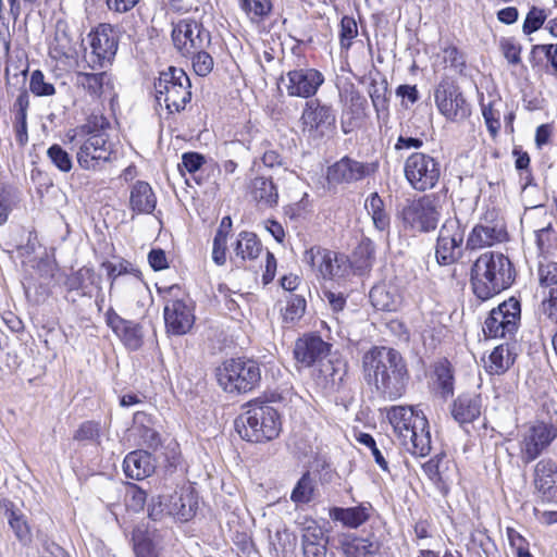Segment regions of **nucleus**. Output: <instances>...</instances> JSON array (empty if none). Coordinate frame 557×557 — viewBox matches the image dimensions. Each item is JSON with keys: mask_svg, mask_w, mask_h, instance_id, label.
I'll return each instance as SVG.
<instances>
[{"mask_svg": "<svg viewBox=\"0 0 557 557\" xmlns=\"http://www.w3.org/2000/svg\"><path fill=\"white\" fill-rule=\"evenodd\" d=\"M364 379L384 398L395 400L403 396L409 380L403 356L393 348L373 347L362 357Z\"/></svg>", "mask_w": 557, "mask_h": 557, "instance_id": "nucleus-1", "label": "nucleus"}, {"mask_svg": "<svg viewBox=\"0 0 557 557\" xmlns=\"http://www.w3.org/2000/svg\"><path fill=\"white\" fill-rule=\"evenodd\" d=\"M516 271L510 259L502 252L486 251L471 269L473 293L482 300L492 298L511 286Z\"/></svg>", "mask_w": 557, "mask_h": 557, "instance_id": "nucleus-2", "label": "nucleus"}, {"mask_svg": "<svg viewBox=\"0 0 557 557\" xmlns=\"http://www.w3.org/2000/svg\"><path fill=\"white\" fill-rule=\"evenodd\" d=\"M110 123L103 115H91L71 138L76 148L78 165L87 171H97L110 160L112 149L107 129Z\"/></svg>", "mask_w": 557, "mask_h": 557, "instance_id": "nucleus-3", "label": "nucleus"}, {"mask_svg": "<svg viewBox=\"0 0 557 557\" xmlns=\"http://www.w3.org/2000/svg\"><path fill=\"white\" fill-rule=\"evenodd\" d=\"M387 418L400 445L411 455L424 457L431 451L429 421L421 410L411 406H393Z\"/></svg>", "mask_w": 557, "mask_h": 557, "instance_id": "nucleus-4", "label": "nucleus"}, {"mask_svg": "<svg viewBox=\"0 0 557 557\" xmlns=\"http://www.w3.org/2000/svg\"><path fill=\"white\" fill-rule=\"evenodd\" d=\"M240 437L251 443H265L276 438L281 432L280 416L265 403L250 404L235 421Z\"/></svg>", "mask_w": 557, "mask_h": 557, "instance_id": "nucleus-5", "label": "nucleus"}, {"mask_svg": "<svg viewBox=\"0 0 557 557\" xmlns=\"http://www.w3.org/2000/svg\"><path fill=\"white\" fill-rule=\"evenodd\" d=\"M190 79L182 69L170 66L154 83V98L169 113H178L191 100Z\"/></svg>", "mask_w": 557, "mask_h": 557, "instance_id": "nucleus-6", "label": "nucleus"}, {"mask_svg": "<svg viewBox=\"0 0 557 557\" xmlns=\"http://www.w3.org/2000/svg\"><path fill=\"white\" fill-rule=\"evenodd\" d=\"M219 385L232 394L248 393L256 388L261 380V370L257 361L236 358L224 361L216 368Z\"/></svg>", "mask_w": 557, "mask_h": 557, "instance_id": "nucleus-7", "label": "nucleus"}, {"mask_svg": "<svg viewBox=\"0 0 557 557\" xmlns=\"http://www.w3.org/2000/svg\"><path fill=\"white\" fill-rule=\"evenodd\" d=\"M465 226L457 216L445 220L440 228L435 257L441 265H449L457 262L463 255Z\"/></svg>", "mask_w": 557, "mask_h": 557, "instance_id": "nucleus-8", "label": "nucleus"}, {"mask_svg": "<svg viewBox=\"0 0 557 557\" xmlns=\"http://www.w3.org/2000/svg\"><path fill=\"white\" fill-rule=\"evenodd\" d=\"M400 219L405 230L429 233L437 226L440 212L430 196L408 201L401 209Z\"/></svg>", "mask_w": 557, "mask_h": 557, "instance_id": "nucleus-9", "label": "nucleus"}, {"mask_svg": "<svg viewBox=\"0 0 557 557\" xmlns=\"http://www.w3.org/2000/svg\"><path fill=\"white\" fill-rule=\"evenodd\" d=\"M434 100L437 110L447 121L462 122L471 114V106L460 87L448 79H444L437 85Z\"/></svg>", "mask_w": 557, "mask_h": 557, "instance_id": "nucleus-10", "label": "nucleus"}, {"mask_svg": "<svg viewBox=\"0 0 557 557\" xmlns=\"http://www.w3.org/2000/svg\"><path fill=\"white\" fill-rule=\"evenodd\" d=\"M404 172L410 186L418 191L432 189L441 174L440 163L422 152H414L406 159Z\"/></svg>", "mask_w": 557, "mask_h": 557, "instance_id": "nucleus-11", "label": "nucleus"}, {"mask_svg": "<svg viewBox=\"0 0 557 557\" xmlns=\"http://www.w3.org/2000/svg\"><path fill=\"white\" fill-rule=\"evenodd\" d=\"M171 36L175 49L183 57H189L199 49H207L211 44L210 32L194 18H182L173 24Z\"/></svg>", "mask_w": 557, "mask_h": 557, "instance_id": "nucleus-12", "label": "nucleus"}, {"mask_svg": "<svg viewBox=\"0 0 557 557\" xmlns=\"http://www.w3.org/2000/svg\"><path fill=\"white\" fill-rule=\"evenodd\" d=\"M520 314V302L515 298H509L491 310L484 321V334L491 338L512 336L518 330Z\"/></svg>", "mask_w": 557, "mask_h": 557, "instance_id": "nucleus-13", "label": "nucleus"}, {"mask_svg": "<svg viewBox=\"0 0 557 557\" xmlns=\"http://www.w3.org/2000/svg\"><path fill=\"white\" fill-rule=\"evenodd\" d=\"M300 122L302 132L312 139H320L330 134L336 122L335 111L320 100H309L302 110Z\"/></svg>", "mask_w": 557, "mask_h": 557, "instance_id": "nucleus-14", "label": "nucleus"}, {"mask_svg": "<svg viewBox=\"0 0 557 557\" xmlns=\"http://www.w3.org/2000/svg\"><path fill=\"white\" fill-rule=\"evenodd\" d=\"M91 52L89 62L91 67H104L111 64L119 47L117 30L110 24H99L88 35Z\"/></svg>", "mask_w": 557, "mask_h": 557, "instance_id": "nucleus-15", "label": "nucleus"}, {"mask_svg": "<svg viewBox=\"0 0 557 557\" xmlns=\"http://www.w3.org/2000/svg\"><path fill=\"white\" fill-rule=\"evenodd\" d=\"M557 437V428L545 422L530 426L520 441V459L528 465L534 461Z\"/></svg>", "mask_w": 557, "mask_h": 557, "instance_id": "nucleus-16", "label": "nucleus"}, {"mask_svg": "<svg viewBox=\"0 0 557 557\" xmlns=\"http://www.w3.org/2000/svg\"><path fill=\"white\" fill-rule=\"evenodd\" d=\"M281 83L285 86L289 97L311 98L324 83L323 74L312 67L290 70L282 75Z\"/></svg>", "mask_w": 557, "mask_h": 557, "instance_id": "nucleus-17", "label": "nucleus"}, {"mask_svg": "<svg viewBox=\"0 0 557 557\" xmlns=\"http://www.w3.org/2000/svg\"><path fill=\"white\" fill-rule=\"evenodd\" d=\"M164 322L169 333L184 335L194 325L195 314L189 297L168 299L164 306Z\"/></svg>", "mask_w": 557, "mask_h": 557, "instance_id": "nucleus-18", "label": "nucleus"}, {"mask_svg": "<svg viewBox=\"0 0 557 557\" xmlns=\"http://www.w3.org/2000/svg\"><path fill=\"white\" fill-rule=\"evenodd\" d=\"M373 172L370 164L343 157L326 171L327 182L332 185L352 184L361 181Z\"/></svg>", "mask_w": 557, "mask_h": 557, "instance_id": "nucleus-19", "label": "nucleus"}, {"mask_svg": "<svg viewBox=\"0 0 557 557\" xmlns=\"http://www.w3.org/2000/svg\"><path fill=\"white\" fill-rule=\"evenodd\" d=\"M508 233L500 222H486L476 224L468 235L466 248L469 250H478L491 247L495 244L506 242Z\"/></svg>", "mask_w": 557, "mask_h": 557, "instance_id": "nucleus-20", "label": "nucleus"}, {"mask_svg": "<svg viewBox=\"0 0 557 557\" xmlns=\"http://www.w3.org/2000/svg\"><path fill=\"white\" fill-rule=\"evenodd\" d=\"M329 539L318 521L306 518L301 523L302 557H326Z\"/></svg>", "mask_w": 557, "mask_h": 557, "instance_id": "nucleus-21", "label": "nucleus"}, {"mask_svg": "<svg viewBox=\"0 0 557 557\" xmlns=\"http://www.w3.org/2000/svg\"><path fill=\"white\" fill-rule=\"evenodd\" d=\"M329 351L330 345L313 334L298 338L294 347L295 359L305 367H311L322 360Z\"/></svg>", "mask_w": 557, "mask_h": 557, "instance_id": "nucleus-22", "label": "nucleus"}, {"mask_svg": "<svg viewBox=\"0 0 557 557\" xmlns=\"http://www.w3.org/2000/svg\"><path fill=\"white\" fill-rule=\"evenodd\" d=\"M106 321L127 348L136 350L141 346L143 332L138 323L123 319L112 308L108 310Z\"/></svg>", "mask_w": 557, "mask_h": 557, "instance_id": "nucleus-23", "label": "nucleus"}, {"mask_svg": "<svg viewBox=\"0 0 557 557\" xmlns=\"http://www.w3.org/2000/svg\"><path fill=\"white\" fill-rule=\"evenodd\" d=\"M197 508V496L190 487L181 488L169 495V516L178 521L185 522L190 520L195 516Z\"/></svg>", "mask_w": 557, "mask_h": 557, "instance_id": "nucleus-24", "label": "nucleus"}, {"mask_svg": "<svg viewBox=\"0 0 557 557\" xmlns=\"http://www.w3.org/2000/svg\"><path fill=\"white\" fill-rule=\"evenodd\" d=\"M534 485L543 498L553 500L557 497V465L553 460L542 459L536 463Z\"/></svg>", "mask_w": 557, "mask_h": 557, "instance_id": "nucleus-25", "label": "nucleus"}, {"mask_svg": "<svg viewBox=\"0 0 557 557\" xmlns=\"http://www.w3.org/2000/svg\"><path fill=\"white\" fill-rule=\"evenodd\" d=\"M76 84L94 98L113 96L114 83L112 75L108 72H79L76 75Z\"/></svg>", "mask_w": 557, "mask_h": 557, "instance_id": "nucleus-26", "label": "nucleus"}, {"mask_svg": "<svg viewBox=\"0 0 557 557\" xmlns=\"http://www.w3.org/2000/svg\"><path fill=\"white\" fill-rule=\"evenodd\" d=\"M341 548L345 557H374L381 549V543L374 534L366 537L351 534L341 541Z\"/></svg>", "mask_w": 557, "mask_h": 557, "instance_id": "nucleus-27", "label": "nucleus"}, {"mask_svg": "<svg viewBox=\"0 0 557 557\" xmlns=\"http://www.w3.org/2000/svg\"><path fill=\"white\" fill-rule=\"evenodd\" d=\"M482 398L476 394H462L454 401L451 414L459 424L471 423L481 414Z\"/></svg>", "mask_w": 557, "mask_h": 557, "instance_id": "nucleus-28", "label": "nucleus"}, {"mask_svg": "<svg viewBox=\"0 0 557 557\" xmlns=\"http://www.w3.org/2000/svg\"><path fill=\"white\" fill-rule=\"evenodd\" d=\"M124 473L134 480H144L154 471V463L149 453L135 450L126 455L123 461Z\"/></svg>", "mask_w": 557, "mask_h": 557, "instance_id": "nucleus-29", "label": "nucleus"}, {"mask_svg": "<svg viewBox=\"0 0 557 557\" xmlns=\"http://www.w3.org/2000/svg\"><path fill=\"white\" fill-rule=\"evenodd\" d=\"M249 191L260 208H273L278 202V191L271 177L256 176L250 181Z\"/></svg>", "mask_w": 557, "mask_h": 557, "instance_id": "nucleus-30", "label": "nucleus"}, {"mask_svg": "<svg viewBox=\"0 0 557 557\" xmlns=\"http://www.w3.org/2000/svg\"><path fill=\"white\" fill-rule=\"evenodd\" d=\"M371 509L370 504H360L347 508L333 507L330 509V518L333 521L341 522L346 528L357 529L369 520Z\"/></svg>", "mask_w": 557, "mask_h": 557, "instance_id": "nucleus-31", "label": "nucleus"}, {"mask_svg": "<svg viewBox=\"0 0 557 557\" xmlns=\"http://www.w3.org/2000/svg\"><path fill=\"white\" fill-rule=\"evenodd\" d=\"M157 205L156 195L151 186L143 181H137L131 189L129 206L136 213H151Z\"/></svg>", "mask_w": 557, "mask_h": 557, "instance_id": "nucleus-32", "label": "nucleus"}, {"mask_svg": "<svg viewBox=\"0 0 557 557\" xmlns=\"http://www.w3.org/2000/svg\"><path fill=\"white\" fill-rule=\"evenodd\" d=\"M533 69H544L546 73L557 76V44L534 45L530 52Z\"/></svg>", "mask_w": 557, "mask_h": 557, "instance_id": "nucleus-33", "label": "nucleus"}, {"mask_svg": "<svg viewBox=\"0 0 557 557\" xmlns=\"http://www.w3.org/2000/svg\"><path fill=\"white\" fill-rule=\"evenodd\" d=\"M369 297L372 306L381 311H396L401 304V297L396 287L386 284L373 286Z\"/></svg>", "mask_w": 557, "mask_h": 557, "instance_id": "nucleus-34", "label": "nucleus"}, {"mask_svg": "<svg viewBox=\"0 0 557 557\" xmlns=\"http://www.w3.org/2000/svg\"><path fill=\"white\" fill-rule=\"evenodd\" d=\"M102 268H104L108 272V277L110 278V290L114 287L115 284L119 283L120 276L124 274H131L133 277L129 283L135 287L141 286L140 272L134 268V265L126 261L121 260L119 263H112L109 261L103 262Z\"/></svg>", "mask_w": 557, "mask_h": 557, "instance_id": "nucleus-35", "label": "nucleus"}, {"mask_svg": "<svg viewBox=\"0 0 557 557\" xmlns=\"http://www.w3.org/2000/svg\"><path fill=\"white\" fill-rule=\"evenodd\" d=\"M262 250L261 243L257 235L250 232H240L235 244V255L242 260H255Z\"/></svg>", "mask_w": 557, "mask_h": 557, "instance_id": "nucleus-36", "label": "nucleus"}, {"mask_svg": "<svg viewBox=\"0 0 557 557\" xmlns=\"http://www.w3.org/2000/svg\"><path fill=\"white\" fill-rule=\"evenodd\" d=\"M364 208L371 215L376 230L385 231L389 227V214L386 212L384 201L377 193H372L366 199Z\"/></svg>", "mask_w": 557, "mask_h": 557, "instance_id": "nucleus-37", "label": "nucleus"}, {"mask_svg": "<svg viewBox=\"0 0 557 557\" xmlns=\"http://www.w3.org/2000/svg\"><path fill=\"white\" fill-rule=\"evenodd\" d=\"M240 9L252 24L264 22L273 10L272 0H239Z\"/></svg>", "mask_w": 557, "mask_h": 557, "instance_id": "nucleus-38", "label": "nucleus"}, {"mask_svg": "<svg viewBox=\"0 0 557 557\" xmlns=\"http://www.w3.org/2000/svg\"><path fill=\"white\" fill-rule=\"evenodd\" d=\"M348 269L347 259L345 256L330 250L326 261L322 267L319 275L323 278H333L343 276Z\"/></svg>", "mask_w": 557, "mask_h": 557, "instance_id": "nucleus-39", "label": "nucleus"}, {"mask_svg": "<svg viewBox=\"0 0 557 557\" xmlns=\"http://www.w3.org/2000/svg\"><path fill=\"white\" fill-rule=\"evenodd\" d=\"M513 360L508 346L499 345L491 352L487 368L491 373L500 374L509 369Z\"/></svg>", "mask_w": 557, "mask_h": 557, "instance_id": "nucleus-40", "label": "nucleus"}, {"mask_svg": "<svg viewBox=\"0 0 557 557\" xmlns=\"http://www.w3.org/2000/svg\"><path fill=\"white\" fill-rule=\"evenodd\" d=\"M49 50L50 55L55 60L70 58L75 52L73 41L64 30H57Z\"/></svg>", "mask_w": 557, "mask_h": 557, "instance_id": "nucleus-41", "label": "nucleus"}, {"mask_svg": "<svg viewBox=\"0 0 557 557\" xmlns=\"http://www.w3.org/2000/svg\"><path fill=\"white\" fill-rule=\"evenodd\" d=\"M314 481L311 478L309 472L302 474V476L298 480L294 490L290 494V499L295 504H307L311 502L314 493Z\"/></svg>", "mask_w": 557, "mask_h": 557, "instance_id": "nucleus-42", "label": "nucleus"}, {"mask_svg": "<svg viewBox=\"0 0 557 557\" xmlns=\"http://www.w3.org/2000/svg\"><path fill=\"white\" fill-rule=\"evenodd\" d=\"M8 522L20 542L27 544L32 540L30 528L22 513L7 510Z\"/></svg>", "mask_w": 557, "mask_h": 557, "instance_id": "nucleus-43", "label": "nucleus"}, {"mask_svg": "<svg viewBox=\"0 0 557 557\" xmlns=\"http://www.w3.org/2000/svg\"><path fill=\"white\" fill-rule=\"evenodd\" d=\"M535 242L542 253H550L557 250V232L550 223L535 231Z\"/></svg>", "mask_w": 557, "mask_h": 557, "instance_id": "nucleus-44", "label": "nucleus"}, {"mask_svg": "<svg viewBox=\"0 0 557 557\" xmlns=\"http://www.w3.org/2000/svg\"><path fill=\"white\" fill-rule=\"evenodd\" d=\"M29 90L37 97H49L55 94L54 85L46 79L40 70H35L29 79Z\"/></svg>", "mask_w": 557, "mask_h": 557, "instance_id": "nucleus-45", "label": "nucleus"}, {"mask_svg": "<svg viewBox=\"0 0 557 557\" xmlns=\"http://www.w3.org/2000/svg\"><path fill=\"white\" fill-rule=\"evenodd\" d=\"M306 311V299L298 295H289L287 305L282 313L286 323H294L301 319Z\"/></svg>", "mask_w": 557, "mask_h": 557, "instance_id": "nucleus-46", "label": "nucleus"}, {"mask_svg": "<svg viewBox=\"0 0 557 557\" xmlns=\"http://www.w3.org/2000/svg\"><path fill=\"white\" fill-rule=\"evenodd\" d=\"M443 61L456 73L462 75L467 69L465 54L456 46H447L441 52Z\"/></svg>", "mask_w": 557, "mask_h": 557, "instance_id": "nucleus-47", "label": "nucleus"}, {"mask_svg": "<svg viewBox=\"0 0 557 557\" xmlns=\"http://www.w3.org/2000/svg\"><path fill=\"white\" fill-rule=\"evenodd\" d=\"M387 82L383 79L381 83L372 81L369 87V96L372 104L380 117L381 112L387 111Z\"/></svg>", "mask_w": 557, "mask_h": 557, "instance_id": "nucleus-48", "label": "nucleus"}, {"mask_svg": "<svg viewBox=\"0 0 557 557\" xmlns=\"http://www.w3.org/2000/svg\"><path fill=\"white\" fill-rule=\"evenodd\" d=\"M358 35L357 22L354 17L343 16L339 29V44L343 50H349L352 45V39Z\"/></svg>", "mask_w": 557, "mask_h": 557, "instance_id": "nucleus-49", "label": "nucleus"}, {"mask_svg": "<svg viewBox=\"0 0 557 557\" xmlns=\"http://www.w3.org/2000/svg\"><path fill=\"white\" fill-rule=\"evenodd\" d=\"M188 58H191L193 69L199 76L208 75L213 69V58L206 51V49H199L190 53Z\"/></svg>", "mask_w": 557, "mask_h": 557, "instance_id": "nucleus-50", "label": "nucleus"}, {"mask_svg": "<svg viewBox=\"0 0 557 557\" xmlns=\"http://www.w3.org/2000/svg\"><path fill=\"white\" fill-rule=\"evenodd\" d=\"M47 156L52 162V164L58 168L62 172H70L73 162L71 159V156L60 146V145H52L49 147L47 151Z\"/></svg>", "mask_w": 557, "mask_h": 557, "instance_id": "nucleus-51", "label": "nucleus"}, {"mask_svg": "<svg viewBox=\"0 0 557 557\" xmlns=\"http://www.w3.org/2000/svg\"><path fill=\"white\" fill-rule=\"evenodd\" d=\"M329 253V249L322 248L320 246H314L305 251L304 261L319 274L326 261V257Z\"/></svg>", "mask_w": 557, "mask_h": 557, "instance_id": "nucleus-52", "label": "nucleus"}, {"mask_svg": "<svg viewBox=\"0 0 557 557\" xmlns=\"http://www.w3.org/2000/svg\"><path fill=\"white\" fill-rule=\"evenodd\" d=\"M435 375L443 396L447 397L454 393V376L447 363H441L435 369Z\"/></svg>", "mask_w": 557, "mask_h": 557, "instance_id": "nucleus-53", "label": "nucleus"}, {"mask_svg": "<svg viewBox=\"0 0 557 557\" xmlns=\"http://www.w3.org/2000/svg\"><path fill=\"white\" fill-rule=\"evenodd\" d=\"M546 13L543 9H539L536 7H532L531 10L528 12L525 20L522 25V30L524 34L530 35L537 29H540L545 20H546Z\"/></svg>", "mask_w": 557, "mask_h": 557, "instance_id": "nucleus-54", "label": "nucleus"}, {"mask_svg": "<svg viewBox=\"0 0 557 557\" xmlns=\"http://www.w3.org/2000/svg\"><path fill=\"white\" fill-rule=\"evenodd\" d=\"M168 504L169 495L152 497L148 503V516L154 521L169 516Z\"/></svg>", "mask_w": 557, "mask_h": 557, "instance_id": "nucleus-55", "label": "nucleus"}, {"mask_svg": "<svg viewBox=\"0 0 557 557\" xmlns=\"http://www.w3.org/2000/svg\"><path fill=\"white\" fill-rule=\"evenodd\" d=\"M100 437V424L94 421H86L81 424L74 434L76 441L97 442Z\"/></svg>", "mask_w": 557, "mask_h": 557, "instance_id": "nucleus-56", "label": "nucleus"}, {"mask_svg": "<svg viewBox=\"0 0 557 557\" xmlns=\"http://www.w3.org/2000/svg\"><path fill=\"white\" fill-rule=\"evenodd\" d=\"M357 441L360 444H362V445L367 446L368 448H370L375 462L377 463V466L382 470L386 471L388 469L387 461L385 460L382 451L377 448L376 442H375V440L373 438V436L371 434L361 433L358 436Z\"/></svg>", "mask_w": 557, "mask_h": 557, "instance_id": "nucleus-57", "label": "nucleus"}, {"mask_svg": "<svg viewBox=\"0 0 557 557\" xmlns=\"http://www.w3.org/2000/svg\"><path fill=\"white\" fill-rule=\"evenodd\" d=\"M226 233L218 231L213 239L212 259L218 265L226 261Z\"/></svg>", "mask_w": 557, "mask_h": 557, "instance_id": "nucleus-58", "label": "nucleus"}, {"mask_svg": "<svg viewBox=\"0 0 557 557\" xmlns=\"http://www.w3.org/2000/svg\"><path fill=\"white\" fill-rule=\"evenodd\" d=\"M206 158L195 151L184 152L182 154V162L178 164L180 170L185 169L189 173H195L203 165Z\"/></svg>", "mask_w": 557, "mask_h": 557, "instance_id": "nucleus-59", "label": "nucleus"}, {"mask_svg": "<svg viewBox=\"0 0 557 557\" xmlns=\"http://www.w3.org/2000/svg\"><path fill=\"white\" fill-rule=\"evenodd\" d=\"M539 280L542 285L557 284V262L547 261L539 265Z\"/></svg>", "mask_w": 557, "mask_h": 557, "instance_id": "nucleus-60", "label": "nucleus"}, {"mask_svg": "<svg viewBox=\"0 0 557 557\" xmlns=\"http://www.w3.org/2000/svg\"><path fill=\"white\" fill-rule=\"evenodd\" d=\"M500 50L509 64L518 65L521 62V46L519 44L510 39H503L500 41Z\"/></svg>", "mask_w": 557, "mask_h": 557, "instance_id": "nucleus-61", "label": "nucleus"}, {"mask_svg": "<svg viewBox=\"0 0 557 557\" xmlns=\"http://www.w3.org/2000/svg\"><path fill=\"white\" fill-rule=\"evenodd\" d=\"M87 281L90 282V284L95 283V271L91 268L83 267L69 278V285L72 289L85 288Z\"/></svg>", "mask_w": 557, "mask_h": 557, "instance_id": "nucleus-62", "label": "nucleus"}, {"mask_svg": "<svg viewBox=\"0 0 557 557\" xmlns=\"http://www.w3.org/2000/svg\"><path fill=\"white\" fill-rule=\"evenodd\" d=\"M540 311L552 322H557V288L550 289L549 297L542 301Z\"/></svg>", "mask_w": 557, "mask_h": 557, "instance_id": "nucleus-63", "label": "nucleus"}, {"mask_svg": "<svg viewBox=\"0 0 557 557\" xmlns=\"http://www.w3.org/2000/svg\"><path fill=\"white\" fill-rule=\"evenodd\" d=\"M134 541V549L137 557H158L157 549L150 539L137 536Z\"/></svg>", "mask_w": 557, "mask_h": 557, "instance_id": "nucleus-64", "label": "nucleus"}]
</instances>
